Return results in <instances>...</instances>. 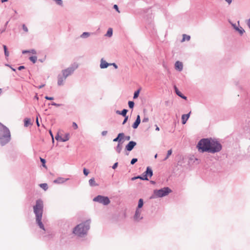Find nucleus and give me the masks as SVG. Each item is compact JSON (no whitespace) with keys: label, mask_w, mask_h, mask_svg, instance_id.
I'll list each match as a JSON object with an SVG mask.
<instances>
[{"label":"nucleus","mask_w":250,"mask_h":250,"mask_svg":"<svg viewBox=\"0 0 250 250\" xmlns=\"http://www.w3.org/2000/svg\"><path fill=\"white\" fill-rule=\"evenodd\" d=\"M43 202L39 199L36 201V205L33 207L34 212L36 215V219L37 224L40 228L45 230L44 226L42 222V219L43 213Z\"/></svg>","instance_id":"f257e3e1"},{"label":"nucleus","mask_w":250,"mask_h":250,"mask_svg":"<svg viewBox=\"0 0 250 250\" xmlns=\"http://www.w3.org/2000/svg\"><path fill=\"white\" fill-rule=\"evenodd\" d=\"M89 229V223L87 221L78 225L73 229V233L79 236L85 234Z\"/></svg>","instance_id":"f03ea898"},{"label":"nucleus","mask_w":250,"mask_h":250,"mask_svg":"<svg viewBox=\"0 0 250 250\" xmlns=\"http://www.w3.org/2000/svg\"><path fill=\"white\" fill-rule=\"evenodd\" d=\"M10 139L9 130L2 124L0 123V141L2 145L8 143Z\"/></svg>","instance_id":"7ed1b4c3"},{"label":"nucleus","mask_w":250,"mask_h":250,"mask_svg":"<svg viewBox=\"0 0 250 250\" xmlns=\"http://www.w3.org/2000/svg\"><path fill=\"white\" fill-rule=\"evenodd\" d=\"M209 144V139H203L199 142L197 147L201 152H208Z\"/></svg>","instance_id":"20e7f679"},{"label":"nucleus","mask_w":250,"mask_h":250,"mask_svg":"<svg viewBox=\"0 0 250 250\" xmlns=\"http://www.w3.org/2000/svg\"><path fill=\"white\" fill-rule=\"evenodd\" d=\"M209 144L208 152L215 153L221 149L222 146L218 142L209 139Z\"/></svg>","instance_id":"39448f33"},{"label":"nucleus","mask_w":250,"mask_h":250,"mask_svg":"<svg viewBox=\"0 0 250 250\" xmlns=\"http://www.w3.org/2000/svg\"><path fill=\"white\" fill-rule=\"evenodd\" d=\"M171 190L168 187L164 188L154 191V197H162L171 192Z\"/></svg>","instance_id":"423d86ee"},{"label":"nucleus","mask_w":250,"mask_h":250,"mask_svg":"<svg viewBox=\"0 0 250 250\" xmlns=\"http://www.w3.org/2000/svg\"><path fill=\"white\" fill-rule=\"evenodd\" d=\"M93 201L102 203L104 205H107L110 203V200L107 197L101 195H98L94 198Z\"/></svg>","instance_id":"0eeeda50"},{"label":"nucleus","mask_w":250,"mask_h":250,"mask_svg":"<svg viewBox=\"0 0 250 250\" xmlns=\"http://www.w3.org/2000/svg\"><path fill=\"white\" fill-rule=\"evenodd\" d=\"M152 174L153 172L152 169L150 167H147L146 171L144 173H143V174L141 176L133 178V179L136 178H140L143 180H148V177L150 178L152 176Z\"/></svg>","instance_id":"6e6552de"},{"label":"nucleus","mask_w":250,"mask_h":250,"mask_svg":"<svg viewBox=\"0 0 250 250\" xmlns=\"http://www.w3.org/2000/svg\"><path fill=\"white\" fill-rule=\"evenodd\" d=\"M74 69L72 67H69L62 71V75L66 78L71 75L74 71Z\"/></svg>","instance_id":"1a4fd4ad"},{"label":"nucleus","mask_w":250,"mask_h":250,"mask_svg":"<svg viewBox=\"0 0 250 250\" xmlns=\"http://www.w3.org/2000/svg\"><path fill=\"white\" fill-rule=\"evenodd\" d=\"M136 145V143L134 141H130L128 144L125 146V149L128 151H130L133 149L134 147Z\"/></svg>","instance_id":"9d476101"},{"label":"nucleus","mask_w":250,"mask_h":250,"mask_svg":"<svg viewBox=\"0 0 250 250\" xmlns=\"http://www.w3.org/2000/svg\"><path fill=\"white\" fill-rule=\"evenodd\" d=\"M183 65L182 62L177 61L175 63V69L181 71L183 69Z\"/></svg>","instance_id":"9b49d317"},{"label":"nucleus","mask_w":250,"mask_h":250,"mask_svg":"<svg viewBox=\"0 0 250 250\" xmlns=\"http://www.w3.org/2000/svg\"><path fill=\"white\" fill-rule=\"evenodd\" d=\"M140 122H141L140 116V115H138L137 117V119H136L135 122L134 123V124L132 125L133 128L134 129L137 128L138 127L139 125L140 124Z\"/></svg>","instance_id":"f8f14e48"},{"label":"nucleus","mask_w":250,"mask_h":250,"mask_svg":"<svg viewBox=\"0 0 250 250\" xmlns=\"http://www.w3.org/2000/svg\"><path fill=\"white\" fill-rule=\"evenodd\" d=\"M66 78L62 76H58V84L59 85H62L63 84L64 81L65 80Z\"/></svg>","instance_id":"ddd939ff"},{"label":"nucleus","mask_w":250,"mask_h":250,"mask_svg":"<svg viewBox=\"0 0 250 250\" xmlns=\"http://www.w3.org/2000/svg\"><path fill=\"white\" fill-rule=\"evenodd\" d=\"M190 112L187 114H184L182 116V122L183 124H185L189 117Z\"/></svg>","instance_id":"4468645a"},{"label":"nucleus","mask_w":250,"mask_h":250,"mask_svg":"<svg viewBox=\"0 0 250 250\" xmlns=\"http://www.w3.org/2000/svg\"><path fill=\"white\" fill-rule=\"evenodd\" d=\"M110 65L109 63L106 62L103 59L101 60V62L100 64V67L101 68H105L108 67Z\"/></svg>","instance_id":"2eb2a0df"},{"label":"nucleus","mask_w":250,"mask_h":250,"mask_svg":"<svg viewBox=\"0 0 250 250\" xmlns=\"http://www.w3.org/2000/svg\"><path fill=\"white\" fill-rule=\"evenodd\" d=\"M124 134L123 133H120L118 134L117 138L113 139L114 142H120L121 140L124 138Z\"/></svg>","instance_id":"dca6fc26"},{"label":"nucleus","mask_w":250,"mask_h":250,"mask_svg":"<svg viewBox=\"0 0 250 250\" xmlns=\"http://www.w3.org/2000/svg\"><path fill=\"white\" fill-rule=\"evenodd\" d=\"M141 216V211L137 209L136 211L135 214L134 216V218L136 220H139L142 218V217H140Z\"/></svg>","instance_id":"f3484780"},{"label":"nucleus","mask_w":250,"mask_h":250,"mask_svg":"<svg viewBox=\"0 0 250 250\" xmlns=\"http://www.w3.org/2000/svg\"><path fill=\"white\" fill-rule=\"evenodd\" d=\"M66 179L63 178L59 177L54 180V182L57 184H62L66 181Z\"/></svg>","instance_id":"a211bd4d"},{"label":"nucleus","mask_w":250,"mask_h":250,"mask_svg":"<svg viewBox=\"0 0 250 250\" xmlns=\"http://www.w3.org/2000/svg\"><path fill=\"white\" fill-rule=\"evenodd\" d=\"M174 88H175V92L179 96H180V97L184 99H185V100L187 99V97L186 96H184L182 94V93L180 91H179V90L176 86L174 87Z\"/></svg>","instance_id":"6ab92c4d"},{"label":"nucleus","mask_w":250,"mask_h":250,"mask_svg":"<svg viewBox=\"0 0 250 250\" xmlns=\"http://www.w3.org/2000/svg\"><path fill=\"white\" fill-rule=\"evenodd\" d=\"M69 139V134L66 133L65 134L64 136L62 137V138L60 139V141L61 142H65L68 141Z\"/></svg>","instance_id":"aec40b11"},{"label":"nucleus","mask_w":250,"mask_h":250,"mask_svg":"<svg viewBox=\"0 0 250 250\" xmlns=\"http://www.w3.org/2000/svg\"><path fill=\"white\" fill-rule=\"evenodd\" d=\"M190 37L189 35H187L186 34H183L182 42H184L186 41H188L190 40Z\"/></svg>","instance_id":"412c9836"},{"label":"nucleus","mask_w":250,"mask_h":250,"mask_svg":"<svg viewBox=\"0 0 250 250\" xmlns=\"http://www.w3.org/2000/svg\"><path fill=\"white\" fill-rule=\"evenodd\" d=\"M32 124L30 119L28 118H25L24 119V126H28Z\"/></svg>","instance_id":"4be33fe9"},{"label":"nucleus","mask_w":250,"mask_h":250,"mask_svg":"<svg viewBox=\"0 0 250 250\" xmlns=\"http://www.w3.org/2000/svg\"><path fill=\"white\" fill-rule=\"evenodd\" d=\"M127 112V110L125 109H123L122 111L121 112H120L119 111H117V113H118L119 114H121V115H123L124 117H126V115Z\"/></svg>","instance_id":"5701e85b"},{"label":"nucleus","mask_w":250,"mask_h":250,"mask_svg":"<svg viewBox=\"0 0 250 250\" xmlns=\"http://www.w3.org/2000/svg\"><path fill=\"white\" fill-rule=\"evenodd\" d=\"M89 184L91 186H96L97 185L96 184L95 179L94 178H91L89 181Z\"/></svg>","instance_id":"b1692460"},{"label":"nucleus","mask_w":250,"mask_h":250,"mask_svg":"<svg viewBox=\"0 0 250 250\" xmlns=\"http://www.w3.org/2000/svg\"><path fill=\"white\" fill-rule=\"evenodd\" d=\"M40 187L43 188L44 190H47V189L48 188V186H47V184H46V183H43V184H41L40 185Z\"/></svg>","instance_id":"393cba45"},{"label":"nucleus","mask_w":250,"mask_h":250,"mask_svg":"<svg viewBox=\"0 0 250 250\" xmlns=\"http://www.w3.org/2000/svg\"><path fill=\"white\" fill-rule=\"evenodd\" d=\"M31 53L33 54H35L36 53V52L34 49H32V50H29V51L24 50V51H22L23 54H25V53Z\"/></svg>","instance_id":"a878e982"},{"label":"nucleus","mask_w":250,"mask_h":250,"mask_svg":"<svg viewBox=\"0 0 250 250\" xmlns=\"http://www.w3.org/2000/svg\"><path fill=\"white\" fill-rule=\"evenodd\" d=\"M143 200L142 199H140L138 202V208H141L143 206Z\"/></svg>","instance_id":"bb28decb"},{"label":"nucleus","mask_w":250,"mask_h":250,"mask_svg":"<svg viewBox=\"0 0 250 250\" xmlns=\"http://www.w3.org/2000/svg\"><path fill=\"white\" fill-rule=\"evenodd\" d=\"M112 32H113L112 29L111 28H109L107 30V32L106 33V36H107L108 37H111L112 35Z\"/></svg>","instance_id":"cd10ccee"},{"label":"nucleus","mask_w":250,"mask_h":250,"mask_svg":"<svg viewBox=\"0 0 250 250\" xmlns=\"http://www.w3.org/2000/svg\"><path fill=\"white\" fill-rule=\"evenodd\" d=\"M3 47L4 50V54L5 56L8 57L9 56V52L7 51V47L5 45H3Z\"/></svg>","instance_id":"c85d7f7f"},{"label":"nucleus","mask_w":250,"mask_h":250,"mask_svg":"<svg viewBox=\"0 0 250 250\" xmlns=\"http://www.w3.org/2000/svg\"><path fill=\"white\" fill-rule=\"evenodd\" d=\"M29 60L33 63H35L37 60V57L36 56H32L29 58Z\"/></svg>","instance_id":"c756f323"},{"label":"nucleus","mask_w":250,"mask_h":250,"mask_svg":"<svg viewBox=\"0 0 250 250\" xmlns=\"http://www.w3.org/2000/svg\"><path fill=\"white\" fill-rule=\"evenodd\" d=\"M122 148V146L119 144L116 147V151L118 152V153H120L121 151Z\"/></svg>","instance_id":"7c9ffc66"},{"label":"nucleus","mask_w":250,"mask_h":250,"mask_svg":"<svg viewBox=\"0 0 250 250\" xmlns=\"http://www.w3.org/2000/svg\"><path fill=\"white\" fill-rule=\"evenodd\" d=\"M134 105V103L132 101L128 102V106L130 108H133Z\"/></svg>","instance_id":"2f4dec72"},{"label":"nucleus","mask_w":250,"mask_h":250,"mask_svg":"<svg viewBox=\"0 0 250 250\" xmlns=\"http://www.w3.org/2000/svg\"><path fill=\"white\" fill-rule=\"evenodd\" d=\"M139 92H140V91L139 90L135 92V93L134 94V96H133L134 99H136L138 97Z\"/></svg>","instance_id":"473e14b6"},{"label":"nucleus","mask_w":250,"mask_h":250,"mask_svg":"<svg viewBox=\"0 0 250 250\" xmlns=\"http://www.w3.org/2000/svg\"><path fill=\"white\" fill-rule=\"evenodd\" d=\"M171 153H172V150L171 149H170V150H168L167 157H166V158L165 159L167 160V159H168V158L171 154Z\"/></svg>","instance_id":"72a5a7b5"},{"label":"nucleus","mask_w":250,"mask_h":250,"mask_svg":"<svg viewBox=\"0 0 250 250\" xmlns=\"http://www.w3.org/2000/svg\"><path fill=\"white\" fill-rule=\"evenodd\" d=\"M40 160L41 161V162L42 163V166L43 167H46L45 166V159H43V158H40Z\"/></svg>","instance_id":"f704fd0d"},{"label":"nucleus","mask_w":250,"mask_h":250,"mask_svg":"<svg viewBox=\"0 0 250 250\" xmlns=\"http://www.w3.org/2000/svg\"><path fill=\"white\" fill-rule=\"evenodd\" d=\"M89 34L87 32H84L83 33V34L82 35V37H88L89 36Z\"/></svg>","instance_id":"c9c22d12"},{"label":"nucleus","mask_w":250,"mask_h":250,"mask_svg":"<svg viewBox=\"0 0 250 250\" xmlns=\"http://www.w3.org/2000/svg\"><path fill=\"white\" fill-rule=\"evenodd\" d=\"M137 158H133L132 159V160L131 161V165H133L137 161Z\"/></svg>","instance_id":"e433bc0d"},{"label":"nucleus","mask_w":250,"mask_h":250,"mask_svg":"<svg viewBox=\"0 0 250 250\" xmlns=\"http://www.w3.org/2000/svg\"><path fill=\"white\" fill-rule=\"evenodd\" d=\"M22 28L25 32H27L28 31V28L25 24L22 25Z\"/></svg>","instance_id":"4c0bfd02"},{"label":"nucleus","mask_w":250,"mask_h":250,"mask_svg":"<svg viewBox=\"0 0 250 250\" xmlns=\"http://www.w3.org/2000/svg\"><path fill=\"white\" fill-rule=\"evenodd\" d=\"M72 126L73 127V128L75 129H76L78 128V125H77V124L75 122H73V124H72Z\"/></svg>","instance_id":"58836bf2"},{"label":"nucleus","mask_w":250,"mask_h":250,"mask_svg":"<svg viewBox=\"0 0 250 250\" xmlns=\"http://www.w3.org/2000/svg\"><path fill=\"white\" fill-rule=\"evenodd\" d=\"M83 173L85 176H87L89 173V171L86 168H84Z\"/></svg>","instance_id":"ea45409f"},{"label":"nucleus","mask_w":250,"mask_h":250,"mask_svg":"<svg viewBox=\"0 0 250 250\" xmlns=\"http://www.w3.org/2000/svg\"><path fill=\"white\" fill-rule=\"evenodd\" d=\"M55 138L58 141H60V139L61 138H62V137L59 136V135H57L56 137H55Z\"/></svg>","instance_id":"a19ab883"},{"label":"nucleus","mask_w":250,"mask_h":250,"mask_svg":"<svg viewBox=\"0 0 250 250\" xmlns=\"http://www.w3.org/2000/svg\"><path fill=\"white\" fill-rule=\"evenodd\" d=\"M114 8L116 9V10L118 12V13H120V11L118 9V6L116 5V4H115L114 5Z\"/></svg>","instance_id":"79ce46f5"},{"label":"nucleus","mask_w":250,"mask_h":250,"mask_svg":"<svg viewBox=\"0 0 250 250\" xmlns=\"http://www.w3.org/2000/svg\"><path fill=\"white\" fill-rule=\"evenodd\" d=\"M125 118L123 122V124L124 125L127 121L128 120V116L125 117Z\"/></svg>","instance_id":"37998d69"},{"label":"nucleus","mask_w":250,"mask_h":250,"mask_svg":"<svg viewBox=\"0 0 250 250\" xmlns=\"http://www.w3.org/2000/svg\"><path fill=\"white\" fill-rule=\"evenodd\" d=\"M45 99H46V100H53V97H48V96H45Z\"/></svg>","instance_id":"c03bdc74"},{"label":"nucleus","mask_w":250,"mask_h":250,"mask_svg":"<svg viewBox=\"0 0 250 250\" xmlns=\"http://www.w3.org/2000/svg\"><path fill=\"white\" fill-rule=\"evenodd\" d=\"M118 163H115L113 165V167H112V168H113V169H115V168L117 167V166H118Z\"/></svg>","instance_id":"a18cd8bd"},{"label":"nucleus","mask_w":250,"mask_h":250,"mask_svg":"<svg viewBox=\"0 0 250 250\" xmlns=\"http://www.w3.org/2000/svg\"><path fill=\"white\" fill-rule=\"evenodd\" d=\"M238 31L239 32V33H240V34H243V33L244 32V29H238Z\"/></svg>","instance_id":"49530a36"},{"label":"nucleus","mask_w":250,"mask_h":250,"mask_svg":"<svg viewBox=\"0 0 250 250\" xmlns=\"http://www.w3.org/2000/svg\"><path fill=\"white\" fill-rule=\"evenodd\" d=\"M24 66H19V67H18V69H19V70H22V69H24Z\"/></svg>","instance_id":"de8ad7c7"},{"label":"nucleus","mask_w":250,"mask_h":250,"mask_svg":"<svg viewBox=\"0 0 250 250\" xmlns=\"http://www.w3.org/2000/svg\"><path fill=\"white\" fill-rule=\"evenodd\" d=\"M36 123H37V125L38 126H40V124H39V121H38V116L36 118Z\"/></svg>","instance_id":"09e8293b"},{"label":"nucleus","mask_w":250,"mask_h":250,"mask_svg":"<svg viewBox=\"0 0 250 250\" xmlns=\"http://www.w3.org/2000/svg\"><path fill=\"white\" fill-rule=\"evenodd\" d=\"M110 65H112L116 69L118 67L117 65L115 63L110 64Z\"/></svg>","instance_id":"8fccbe9b"},{"label":"nucleus","mask_w":250,"mask_h":250,"mask_svg":"<svg viewBox=\"0 0 250 250\" xmlns=\"http://www.w3.org/2000/svg\"><path fill=\"white\" fill-rule=\"evenodd\" d=\"M148 121V118H144L143 120V122H146Z\"/></svg>","instance_id":"3c124183"},{"label":"nucleus","mask_w":250,"mask_h":250,"mask_svg":"<svg viewBox=\"0 0 250 250\" xmlns=\"http://www.w3.org/2000/svg\"><path fill=\"white\" fill-rule=\"evenodd\" d=\"M225 1L227 2L229 4H230L232 0H225Z\"/></svg>","instance_id":"603ef678"},{"label":"nucleus","mask_w":250,"mask_h":250,"mask_svg":"<svg viewBox=\"0 0 250 250\" xmlns=\"http://www.w3.org/2000/svg\"><path fill=\"white\" fill-rule=\"evenodd\" d=\"M107 133V131H104L103 132H102V135H105Z\"/></svg>","instance_id":"864d4df0"},{"label":"nucleus","mask_w":250,"mask_h":250,"mask_svg":"<svg viewBox=\"0 0 250 250\" xmlns=\"http://www.w3.org/2000/svg\"><path fill=\"white\" fill-rule=\"evenodd\" d=\"M156 131H159L160 130L159 127L157 125H156Z\"/></svg>","instance_id":"5fc2aeb1"},{"label":"nucleus","mask_w":250,"mask_h":250,"mask_svg":"<svg viewBox=\"0 0 250 250\" xmlns=\"http://www.w3.org/2000/svg\"><path fill=\"white\" fill-rule=\"evenodd\" d=\"M52 105H55V106H59V104H56L55 103H52Z\"/></svg>","instance_id":"6e6d98bb"},{"label":"nucleus","mask_w":250,"mask_h":250,"mask_svg":"<svg viewBox=\"0 0 250 250\" xmlns=\"http://www.w3.org/2000/svg\"><path fill=\"white\" fill-rule=\"evenodd\" d=\"M126 139L127 140H129L130 139V137L129 136H126Z\"/></svg>","instance_id":"4d7b16f0"},{"label":"nucleus","mask_w":250,"mask_h":250,"mask_svg":"<svg viewBox=\"0 0 250 250\" xmlns=\"http://www.w3.org/2000/svg\"><path fill=\"white\" fill-rule=\"evenodd\" d=\"M44 86V85H40L39 86V88H42V87H43V86Z\"/></svg>","instance_id":"13d9d810"},{"label":"nucleus","mask_w":250,"mask_h":250,"mask_svg":"<svg viewBox=\"0 0 250 250\" xmlns=\"http://www.w3.org/2000/svg\"><path fill=\"white\" fill-rule=\"evenodd\" d=\"M35 98L36 99H37V100H38V97L37 95H36L35 96Z\"/></svg>","instance_id":"bf43d9fd"},{"label":"nucleus","mask_w":250,"mask_h":250,"mask_svg":"<svg viewBox=\"0 0 250 250\" xmlns=\"http://www.w3.org/2000/svg\"><path fill=\"white\" fill-rule=\"evenodd\" d=\"M7 1V0H1L2 2H6Z\"/></svg>","instance_id":"052dcab7"},{"label":"nucleus","mask_w":250,"mask_h":250,"mask_svg":"<svg viewBox=\"0 0 250 250\" xmlns=\"http://www.w3.org/2000/svg\"><path fill=\"white\" fill-rule=\"evenodd\" d=\"M50 133L51 135L52 136V137H53V136H52V133L51 131H50Z\"/></svg>","instance_id":"680f3d73"},{"label":"nucleus","mask_w":250,"mask_h":250,"mask_svg":"<svg viewBox=\"0 0 250 250\" xmlns=\"http://www.w3.org/2000/svg\"><path fill=\"white\" fill-rule=\"evenodd\" d=\"M249 26H250V23L249 24Z\"/></svg>","instance_id":"e2e57ef3"}]
</instances>
